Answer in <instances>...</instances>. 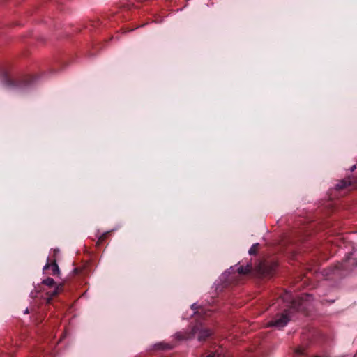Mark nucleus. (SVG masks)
I'll list each match as a JSON object with an SVG mask.
<instances>
[{
  "mask_svg": "<svg viewBox=\"0 0 357 357\" xmlns=\"http://www.w3.org/2000/svg\"><path fill=\"white\" fill-rule=\"evenodd\" d=\"M42 290L48 296L47 303L50 302L52 298L56 296L62 291L63 284L56 283L52 278H47L41 282Z\"/></svg>",
  "mask_w": 357,
  "mask_h": 357,
  "instance_id": "nucleus-1",
  "label": "nucleus"
},
{
  "mask_svg": "<svg viewBox=\"0 0 357 357\" xmlns=\"http://www.w3.org/2000/svg\"><path fill=\"white\" fill-rule=\"evenodd\" d=\"M275 269H237L236 273L241 276L257 278H268L274 274Z\"/></svg>",
  "mask_w": 357,
  "mask_h": 357,
  "instance_id": "nucleus-2",
  "label": "nucleus"
},
{
  "mask_svg": "<svg viewBox=\"0 0 357 357\" xmlns=\"http://www.w3.org/2000/svg\"><path fill=\"white\" fill-rule=\"evenodd\" d=\"M282 299L285 302H289L291 303L290 308L296 310L300 309V306L304 301H308L310 300L311 296L308 294L303 295L297 300L292 299L291 295L289 292L286 291L282 296Z\"/></svg>",
  "mask_w": 357,
  "mask_h": 357,
  "instance_id": "nucleus-3",
  "label": "nucleus"
},
{
  "mask_svg": "<svg viewBox=\"0 0 357 357\" xmlns=\"http://www.w3.org/2000/svg\"><path fill=\"white\" fill-rule=\"evenodd\" d=\"M290 310H285L284 312L280 314H278L274 319L268 322V326H275L282 328L287 325L289 321Z\"/></svg>",
  "mask_w": 357,
  "mask_h": 357,
  "instance_id": "nucleus-4",
  "label": "nucleus"
},
{
  "mask_svg": "<svg viewBox=\"0 0 357 357\" xmlns=\"http://www.w3.org/2000/svg\"><path fill=\"white\" fill-rule=\"evenodd\" d=\"M198 327L191 326L187 331L177 332L174 335V338L178 341H184L193 339L195 337V334H197V331L198 330Z\"/></svg>",
  "mask_w": 357,
  "mask_h": 357,
  "instance_id": "nucleus-5",
  "label": "nucleus"
},
{
  "mask_svg": "<svg viewBox=\"0 0 357 357\" xmlns=\"http://www.w3.org/2000/svg\"><path fill=\"white\" fill-rule=\"evenodd\" d=\"M194 327H198L199 328L197 331L199 341H204L213 334L211 329L204 328L201 323L196 324Z\"/></svg>",
  "mask_w": 357,
  "mask_h": 357,
  "instance_id": "nucleus-6",
  "label": "nucleus"
},
{
  "mask_svg": "<svg viewBox=\"0 0 357 357\" xmlns=\"http://www.w3.org/2000/svg\"><path fill=\"white\" fill-rule=\"evenodd\" d=\"M175 344L172 343L160 342L153 346L154 350H170L174 347Z\"/></svg>",
  "mask_w": 357,
  "mask_h": 357,
  "instance_id": "nucleus-7",
  "label": "nucleus"
},
{
  "mask_svg": "<svg viewBox=\"0 0 357 357\" xmlns=\"http://www.w3.org/2000/svg\"><path fill=\"white\" fill-rule=\"evenodd\" d=\"M351 185L350 181L342 180L336 185V188L337 189H343V188H346L347 185Z\"/></svg>",
  "mask_w": 357,
  "mask_h": 357,
  "instance_id": "nucleus-8",
  "label": "nucleus"
},
{
  "mask_svg": "<svg viewBox=\"0 0 357 357\" xmlns=\"http://www.w3.org/2000/svg\"><path fill=\"white\" fill-rule=\"evenodd\" d=\"M258 246H259V243L253 244L248 251L249 254L250 255L256 254L257 249H258Z\"/></svg>",
  "mask_w": 357,
  "mask_h": 357,
  "instance_id": "nucleus-9",
  "label": "nucleus"
},
{
  "mask_svg": "<svg viewBox=\"0 0 357 357\" xmlns=\"http://www.w3.org/2000/svg\"><path fill=\"white\" fill-rule=\"evenodd\" d=\"M12 84L10 78L8 76H4L2 79V84L5 86H8Z\"/></svg>",
  "mask_w": 357,
  "mask_h": 357,
  "instance_id": "nucleus-10",
  "label": "nucleus"
},
{
  "mask_svg": "<svg viewBox=\"0 0 357 357\" xmlns=\"http://www.w3.org/2000/svg\"><path fill=\"white\" fill-rule=\"evenodd\" d=\"M45 268H59L58 267V265L56 264V262H53L52 264H50V263H47L44 267Z\"/></svg>",
  "mask_w": 357,
  "mask_h": 357,
  "instance_id": "nucleus-11",
  "label": "nucleus"
},
{
  "mask_svg": "<svg viewBox=\"0 0 357 357\" xmlns=\"http://www.w3.org/2000/svg\"><path fill=\"white\" fill-rule=\"evenodd\" d=\"M296 353L298 354V355H302L304 354V351H305V348L304 347H298L296 349Z\"/></svg>",
  "mask_w": 357,
  "mask_h": 357,
  "instance_id": "nucleus-12",
  "label": "nucleus"
},
{
  "mask_svg": "<svg viewBox=\"0 0 357 357\" xmlns=\"http://www.w3.org/2000/svg\"><path fill=\"white\" fill-rule=\"evenodd\" d=\"M351 258H348V259H347V261L348 262V264H345V265H344V266H349L351 265L352 264H351V263H350V261H351Z\"/></svg>",
  "mask_w": 357,
  "mask_h": 357,
  "instance_id": "nucleus-13",
  "label": "nucleus"
},
{
  "mask_svg": "<svg viewBox=\"0 0 357 357\" xmlns=\"http://www.w3.org/2000/svg\"><path fill=\"white\" fill-rule=\"evenodd\" d=\"M207 357H218V356L215 353H212L209 354Z\"/></svg>",
  "mask_w": 357,
  "mask_h": 357,
  "instance_id": "nucleus-14",
  "label": "nucleus"
},
{
  "mask_svg": "<svg viewBox=\"0 0 357 357\" xmlns=\"http://www.w3.org/2000/svg\"><path fill=\"white\" fill-rule=\"evenodd\" d=\"M53 270H54V274H59V268L53 269Z\"/></svg>",
  "mask_w": 357,
  "mask_h": 357,
  "instance_id": "nucleus-15",
  "label": "nucleus"
},
{
  "mask_svg": "<svg viewBox=\"0 0 357 357\" xmlns=\"http://www.w3.org/2000/svg\"><path fill=\"white\" fill-rule=\"evenodd\" d=\"M200 310H201V311H199V310H198V311H197V312H196V313H197V314H201V313H202V312H204V310H203V309H200Z\"/></svg>",
  "mask_w": 357,
  "mask_h": 357,
  "instance_id": "nucleus-16",
  "label": "nucleus"
},
{
  "mask_svg": "<svg viewBox=\"0 0 357 357\" xmlns=\"http://www.w3.org/2000/svg\"><path fill=\"white\" fill-rule=\"evenodd\" d=\"M314 357H328V356L324 354L323 356H315Z\"/></svg>",
  "mask_w": 357,
  "mask_h": 357,
  "instance_id": "nucleus-17",
  "label": "nucleus"
},
{
  "mask_svg": "<svg viewBox=\"0 0 357 357\" xmlns=\"http://www.w3.org/2000/svg\"><path fill=\"white\" fill-rule=\"evenodd\" d=\"M355 169H356V165H353V166L351 167V171H354Z\"/></svg>",
  "mask_w": 357,
  "mask_h": 357,
  "instance_id": "nucleus-18",
  "label": "nucleus"
},
{
  "mask_svg": "<svg viewBox=\"0 0 357 357\" xmlns=\"http://www.w3.org/2000/svg\"><path fill=\"white\" fill-rule=\"evenodd\" d=\"M233 282V280L232 279H228L227 280V282Z\"/></svg>",
  "mask_w": 357,
  "mask_h": 357,
  "instance_id": "nucleus-19",
  "label": "nucleus"
},
{
  "mask_svg": "<svg viewBox=\"0 0 357 357\" xmlns=\"http://www.w3.org/2000/svg\"><path fill=\"white\" fill-rule=\"evenodd\" d=\"M25 313H26V314H27V313H29V310H28V309H26V310H25Z\"/></svg>",
  "mask_w": 357,
  "mask_h": 357,
  "instance_id": "nucleus-20",
  "label": "nucleus"
},
{
  "mask_svg": "<svg viewBox=\"0 0 357 357\" xmlns=\"http://www.w3.org/2000/svg\"><path fill=\"white\" fill-rule=\"evenodd\" d=\"M77 270H78V269L75 268V271L76 273H78Z\"/></svg>",
  "mask_w": 357,
  "mask_h": 357,
  "instance_id": "nucleus-21",
  "label": "nucleus"
},
{
  "mask_svg": "<svg viewBox=\"0 0 357 357\" xmlns=\"http://www.w3.org/2000/svg\"><path fill=\"white\" fill-rule=\"evenodd\" d=\"M204 314H205L206 315H208V312H204Z\"/></svg>",
  "mask_w": 357,
  "mask_h": 357,
  "instance_id": "nucleus-22",
  "label": "nucleus"
}]
</instances>
